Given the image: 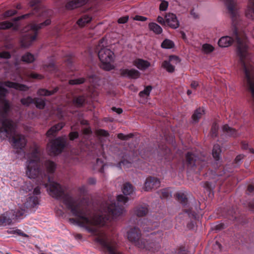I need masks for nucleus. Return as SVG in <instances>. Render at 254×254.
I'll return each mask as SVG.
<instances>
[{"label":"nucleus","mask_w":254,"mask_h":254,"mask_svg":"<svg viewBox=\"0 0 254 254\" xmlns=\"http://www.w3.org/2000/svg\"><path fill=\"white\" fill-rule=\"evenodd\" d=\"M64 126V124L63 123H59L53 127H51L47 132L46 135L48 137H51L55 134V133L61 130Z\"/></svg>","instance_id":"obj_22"},{"label":"nucleus","mask_w":254,"mask_h":254,"mask_svg":"<svg viewBox=\"0 0 254 254\" xmlns=\"http://www.w3.org/2000/svg\"><path fill=\"white\" fill-rule=\"evenodd\" d=\"M36 107L39 109H43L46 106V102L44 99L36 98H34V103Z\"/></svg>","instance_id":"obj_34"},{"label":"nucleus","mask_w":254,"mask_h":254,"mask_svg":"<svg viewBox=\"0 0 254 254\" xmlns=\"http://www.w3.org/2000/svg\"><path fill=\"white\" fill-rule=\"evenodd\" d=\"M20 102L23 105L29 106L31 104L34 103V99L28 96L26 98H22Z\"/></svg>","instance_id":"obj_36"},{"label":"nucleus","mask_w":254,"mask_h":254,"mask_svg":"<svg viewBox=\"0 0 254 254\" xmlns=\"http://www.w3.org/2000/svg\"><path fill=\"white\" fill-rule=\"evenodd\" d=\"M204 114V111L202 109L198 108L196 109L191 117L192 122L195 123H197Z\"/></svg>","instance_id":"obj_25"},{"label":"nucleus","mask_w":254,"mask_h":254,"mask_svg":"<svg viewBox=\"0 0 254 254\" xmlns=\"http://www.w3.org/2000/svg\"><path fill=\"white\" fill-rule=\"evenodd\" d=\"M88 1V0H72L68 2L65 7L67 9L72 10L84 5Z\"/></svg>","instance_id":"obj_16"},{"label":"nucleus","mask_w":254,"mask_h":254,"mask_svg":"<svg viewBox=\"0 0 254 254\" xmlns=\"http://www.w3.org/2000/svg\"><path fill=\"white\" fill-rule=\"evenodd\" d=\"M245 15L247 18L254 20V0H249L248 5L245 10Z\"/></svg>","instance_id":"obj_18"},{"label":"nucleus","mask_w":254,"mask_h":254,"mask_svg":"<svg viewBox=\"0 0 254 254\" xmlns=\"http://www.w3.org/2000/svg\"><path fill=\"white\" fill-rule=\"evenodd\" d=\"M55 91H49L45 89H40L37 91V94L40 96H48L53 94Z\"/></svg>","instance_id":"obj_37"},{"label":"nucleus","mask_w":254,"mask_h":254,"mask_svg":"<svg viewBox=\"0 0 254 254\" xmlns=\"http://www.w3.org/2000/svg\"><path fill=\"white\" fill-rule=\"evenodd\" d=\"M33 192L34 195H39V194H40V193H41L40 187H37L35 188L34 190H33Z\"/></svg>","instance_id":"obj_54"},{"label":"nucleus","mask_w":254,"mask_h":254,"mask_svg":"<svg viewBox=\"0 0 254 254\" xmlns=\"http://www.w3.org/2000/svg\"><path fill=\"white\" fill-rule=\"evenodd\" d=\"M157 21L161 24H165L166 22V19L164 20L163 17L158 16L157 17Z\"/></svg>","instance_id":"obj_56"},{"label":"nucleus","mask_w":254,"mask_h":254,"mask_svg":"<svg viewBox=\"0 0 254 254\" xmlns=\"http://www.w3.org/2000/svg\"><path fill=\"white\" fill-rule=\"evenodd\" d=\"M16 127L12 121L4 119L2 121V127H0L1 136L8 137L12 146L16 149H22L26 144L25 136L19 134L16 130Z\"/></svg>","instance_id":"obj_2"},{"label":"nucleus","mask_w":254,"mask_h":254,"mask_svg":"<svg viewBox=\"0 0 254 254\" xmlns=\"http://www.w3.org/2000/svg\"><path fill=\"white\" fill-rule=\"evenodd\" d=\"M48 184H43L45 188H49L47 191L53 197L57 199H62L64 203L70 210L72 214L76 217V219H69V221L78 226L83 228L88 232L97 235L95 241L106 249L109 254H121L118 250V245L111 236L104 232L98 231L99 226L104 225L109 215L117 217L123 215L126 210L122 204L125 205L129 199L122 194L118 195L117 202H107L103 204L101 215L95 214L87 210L82 204L76 201L72 197L64 194L60 184L51 180L48 177ZM134 188L129 183H126L122 187L124 195L131 194Z\"/></svg>","instance_id":"obj_1"},{"label":"nucleus","mask_w":254,"mask_h":254,"mask_svg":"<svg viewBox=\"0 0 254 254\" xmlns=\"http://www.w3.org/2000/svg\"><path fill=\"white\" fill-rule=\"evenodd\" d=\"M198 86V83L197 81H193L190 84V86L192 89H196Z\"/></svg>","instance_id":"obj_55"},{"label":"nucleus","mask_w":254,"mask_h":254,"mask_svg":"<svg viewBox=\"0 0 254 254\" xmlns=\"http://www.w3.org/2000/svg\"><path fill=\"white\" fill-rule=\"evenodd\" d=\"M45 166L46 167L47 172L49 174L54 173L56 168L55 163L50 160L47 161L45 162Z\"/></svg>","instance_id":"obj_29"},{"label":"nucleus","mask_w":254,"mask_h":254,"mask_svg":"<svg viewBox=\"0 0 254 254\" xmlns=\"http://www.w3.org/2000/svg\"><path fill=\"white\" fill-rule=\"evenodd\" d=\"M149 29L156 34H160L162 32V28L156 23H150L148 25Z\"/></svg>","instance_id":"obj_28"},{"label":"nucleus","mask_w":254,"mask_h":254,"mask_svg":"<svg viewBox=\"0 0 254 254\" xmlns=\"http://www.w3.org/2000/svg\"><path fill=\"white\" fill-rule=\"evenodd\" d=\"M180 63L179 58L175 56H171L168 61H165L162 66L169 72H173L175 70V65Z\"/></svg>","instance_id":"obj_11"},{"label":"nucleus","mask_w":254,"mask_h":254,"mask_svg":"<svg viewBox=\"0 0 254 254\" xmlns=\"http://www.w3.org/2000/svg\"><path fill=\"white\" fill-rule=\"evenodd\" d=\"M26 175L29 179H35L41 174L40 153L37 149L26 155Z\"/></svg>","instance_id":"obj_4"},{"label":"nucleus","mask_w":254,"mask_h":254,"mask_svg":"<svg viewBox=\"0 0 254 254\" xmlns=\"http://www.w3.org/2000/svg\"><path fill=\"white\" fill-rule=\"evenodd\" d=\"M83 133L85 134H89L91 133V130L90 127H86L83 129Z\"/></svg>","instance_id":"obj_61"},{"label":"nucleus","mask_w":254,"mask_h":254,"mask_svg":"<svg viewBox=\"0 0 254 254\" xmlns=\"http://www.w3.org/2000/svg\"><path fill=\"white\" fill-rule=\"evenodd\" d=\"M148 213V209L145 207L140 206L134 210V214L139 217L145 216Z\"/></svg>","instance_id":"obj_30"},{"label":"nucleus","mask_w":254,"mask_h":254,"mask_svg":"<svg viewBox=\"0 0 254 254\" xmlns=\"http://www.w3.org/2000/svg\"><path fill=\"white\" fill-rule=\"evenodd\" d=\"M223 131L229 136H235L237 135L236 130L229 127L227 125H225L222 128Z\"/></svg>","instance_id":"obj_31"},{"label":"nucleus","mask_w":254,"mask_h":254,"mask_svg":"<svg viewBox=\"0 0 254 254\" xmlns=\"http://www.w3.org/2000/svg\"><path fill=\"white\" fill-rule=\"evenodd\" d=\"M128 20V17L127 16H123L122 17H121L118 20V22L119 23H120V24H124L125 23H126Z\"/></svg>","instance_id":"obj_50"},{"label":"nucleus","mask_w":254,"mask_h":254,"mask_svg":"<svg viewBox=\"0 0 254 254\" xmlns=\"http://www.w3.org/2000/svg\"><path fill=\"white\" fill-rule=\"evenodd\" d=\"M233 40L229 36H224L221 37L218 41V45L223 48L230 46L233 43Z\"/></svg>","instance_id":"obj_21"},{"label":"nucleus","mask_w":254,"mask_h":254,"mask_svg":"<svg viewBox=\"0 0 254 254\" xmlns=\"http://www.w3.org/2000/svg\"><path fill=\"white\" fill-rule=\"evenodd\" d=\"M186 158L188 163L190 167L198 166L201 162L195 155L190 152L187 154Z\"/></svg>","instance_id":"obj_17"},{"label":"nucleus","mask_w":254,"mask_h":254,"mask_svg":"<svg viewBox=\"0 0 254 254\" xmlns=\"http://www.w3.org/2000/svg\"><path fill=\"white\" fill-rule=\"evenodd\" d=\"M221 149L218 144L214 145L212 150V155L216 161H219L221 159Z\"/></svg>","instance_id":"obj_26"},{"label":"nucleus","mask_w":254,"mask_h":254,"mask_svg":"<svg viewBox=\"0 0 254 254\" xmlns=\"http://www.w3.org/2000/svg\"><path fill=\"white\" fill-rule=\"evenodd\" d=\"M11 57L10 54L8 52H2L0 53V58L7 59Z\"/></svg>","instance_id":"obj_47"},{"label":"nucleus","mask_w":254,"mask_h":254,"mask_svg":"<svg viewBox=\"0 0 254 254\" xmlns=\"http://www.w3.org/2000/svg\"><path fill=\"white\" fill-rule=\"evenodd\" d=\"M88 183L90 185H95L96 183V180L95 178H91L88 179Z\"/></svg>","instance_id":"obj_60"},{"label":"nucleus","mask_w":254,"mask_h":254,"mask_svg":"<svg viewBox=\"0 0 254 254\" xmlns=\"http://www.w3.org/2000/svg\"><path fill=\"white\" fill-rule=\"evenodd\" d=\"M168 7V2L166 0H162L159 6V9L161 11H166Z\"/></svg>","instance_id":"obj_43"},{"label":"nucleus","mask_w":254,"mask_h":254,"mask_svg":"<svg viewBox=\"0 0 254 254\" xmlns=\"http://www.w3.org/2000/svg\"><path fill=\"white\" fill-rule=\"evenodd\" d=\"M4 86L22 91L28 90L29 87L26 85L13 82H0V102L2 105L1 108L3 114L7 115L11 110V105L9 102L4 98L8 91L3 87Z\"/></svg>","instance_id":"obj_3"},{"label":"nucleus","mask_w":254,"mask_h":254,"mask_svg":"<svg viewBox=\"0 0 254 254\" xmlns=\"http://www.w3.org/2000/svg\"><path fill=\"white\" fill-rule=\"evenodd\" d=\"M98 57L102 63V67L107 71L114 68L113 63L115 59L113 52L107 48H101L98 52Z\"/></svg>","instance_id":"obj_6"},{"label":"nucleus","mask_w":254,"mask_h":254,"mask_svg":"<svg viewBox=\"0 0 254 254\" xmlns=\"http://www.w3.org/2000/svg\"><path fill=\"white\" fill-rule=\"evenodd\" d=\"M138 225L144 232H149L153 229L152 227L150 226L151 225V222L145 219L140 221Z\"/></svg>","instance_id":"obj_23"},{"label":"nucleus","mask_w":254,"mask_h":254,"mask_svg":"<svg viewBox=\"0 0 254 254\" xmlns=\"http://www.w3.org/2000/svg\"><path fill=\"white\" fill-rule=\"evenodd\" d=\"M132 136V135L131 134L125 135L123 133H119L118 134V137L119 139H120L121 140H127L129 138L131 137Z\"/></svg>","instance_id":"obj_44"},{"label":"nucleus","mask_w":254,"mask_h":254,"mask_svg":"<svg viewBox=\"0 0 254 254\" xmlns=\"http://www.w3.org/2000/svg\"><path fill=\"white\" fill-rule=\"evenodd\" d=\"M214 49V47L212 45L208 44H205L202 46V50L204 53L206 54H208L210 52H212Z\"/></svg>","instance_id":"obj_40"},{"label":"nucleus","mask_w":254,"mask_h":254,"mask_svg":"<svg viewBox=\"0 0 254 254\" xmlns=\"http://www.w3.org/2000/svg\"><path fill=\"white\" fill-rule=\"evenodd\" d=\"M92 20V18L88 15H84L81 17L77 21V24L80 27H83L86 24L89 23Z\"/></svg>","instance_id":"obj_27"},{"label":"nucleus","mask_w":254,"mask_h":254,"mask_svg":"<svg viewBox=\"0 0 254 254\" xmlns=\"http://www.w3.org/2000/svg\"><path fill=\"white\" fill-rule=\"evenodd\" d=\"M22 203H18L19 207L21 210H17L14 212V215L16 217L21 216L25 211L30 210L39 204V199L37 196H32L28 194L23 198L21 197Z\"/></svg>","instance_id":"obj_7"},{"label":"nucleus","mask_w":254,"mask_h":254,"mask_svg":"<svg viewBox=\"0 0 254 254\" xmlns=\"http://www.w3.org/2000/svg\"><path fill=\"white\" fill-rule=\"evenodd\" d=\"M65 141L64 138L59 137L52 140L50 144L48 145L49 151L53 155H57L60 153L63 149Z\"/></svg>","instance_id":"obj_10"},{"label":"nucleus","mask_w":254,"mask_h":254,"mask_svg":"<svg viewBox=\"0 0 254 254\" xmlns=\"http://www.w3.org/2000/svg\"><path fill=\"white\" fill-rule=\"evenodd\" d=\"M21 60L26 63H31L34 61L35 58L33 55L27 53L22 57Z\"/></svg>","instance_id":"obj_33"},{"label":"nucleus","mask_w":254,"mask_h":254,"mask_svg":"<svg viewBox=\"0 0 254 254\" xmlns=\"http://www.w3.org/2000/svg\"><path fill=\"white\" fill-rule=\"evenodd\" d=\"M79 190L81 193H84L87 191V188L85 186H83L79 188Z\"/></svg>","instance_id":"obj_64"},{"label":"nucleus","mask_w":254,"mask_h":254,"mask_svg":"<svg viewBox=\"0 0 254 254\" xmlns=\"http://www.w3.org/2000/svg\"><path fill=\"white\" fill-rule=\"evenodd\" d=\"M12 223V219L4 215L0 216V226H6Z\"/></svg>","instance_id":"obj_32"},{"label":"nucleus","mask_w":254,"mask_h":254,"mask_svg":"<svg viewBox=\"0 0 254 254\" xmlns=\"http://www.w3.org/2000/svg\"><path fill=\"white\" fill-rule=\"evenodd\" d=\"M70 140H73L78 137V133L77 131L71 132L69 134Z\"/></svg>","instance_id":"obj_48"},{"label":"nucleus","mask_w":254,"mask_h":254,"mask_svg":"<svg viewBox=\"0 0 254 254\" xmlns=\"http://www.w3.org/2000/svg\"><path fill=\"white\" fill-rule=\"evenodd\" d=\"M112 110L116 112L117 114H120L123 112V110L121 108H117L116 107H113Z\"/></svg>","instance_id":"obj_58"},{"label":"nucleus","mask_w":254,"mask_h":254,"mask_svg":"<svg viewBox=\"0 0 254 254\" xmlns=\"http://www.w3.org/2000/svg\"><path fill=\"white\" fill-rule=\"evenodd\" d=\"M16 232L17 234H18L19 235H21V236H22L23 237H28V235L25 233H23L21 232V230H17L16 231Z\"/></svg>","instance_id":"obj_63"},{"label":"nucleus","mask_w":254,"mask_h":254,"mask_svg":"<svg viewBox=\"0 0 254 254\" xmlns=\"http://www.w3.org/2000/svg\"><path fill=\"white\" fill-rule=\"evenodd\" d=\"M44 9L40 7H36L34 9L32 12L23 15L21 16L15 17L12 19L11 21H4L0 22V29H7L12 27L14 25L13 22L18 21L22 18H26L28 17L31 14H37L38 16L43 15Z\"/></svg>","instance_id":"obj_9"},{"label":"nucleus","mask_w":254,"mask_h":254,"mask_svg":"<svg viewBox=\"0 0 254 254\" xmlns=\"http://www.w3.org/2000/svg\"><path fill=\"white\" fill-rule=\"evenodd\" d=\"M127 237L129 242L137 247L140 249L145 248V242L141 238L140 230L138 227L129 228L127 232Z\"/></svg>","instance_id":"obj_8"},{"label":"nucleus","mask_w":254,"mask_h":254,"mask_svg":"<svg viewBox=\"0 0 254 254\" xmlns=\"http://www.w3.org/2000/svg\"><path fill=\"white\" fill-rule=\"evenodd\" d=\"M166 22L173 29H177L180 26L179 21L176 15L172 13H168L165 16Z\"/></svg>","instance_id":"obj_14"},{"label":"nucleus","mask_w":254,"mask_h":254,"mask_svg":"<svg viewBox=\"0 0 254 254\" xmlns=\"http://www.w3.org/2000/svg\"><path fill=\"white\" fill-rule=\"evenodd\" d=\"M85 102V98L83 96H79L73 100L74 104L77 107H81Z\"/></svg>","instance_id":"obj_38"},{"label":"nucleus","mask_w":254,"mask_h":254,"mask_svg":"<svg viewBox=\"0 0 254 254\" xmlns=\"http://www.w3.org/2000/svg\"><path fill=\"white\" fill-rule=\"evenodd\" d=\"M152 87L151 86H147L143 91L139 92V95L141 97H143L145 96H149Z\"/></svg>","instance_id":"obj_39"},{"label":"nucleus","mask_w":254,"mask_h":254,"mask_svg":"<svg viewBox=\"0 0 254 254\" xmlns=\"http://www.w3.org/2000/svg\"><path fill=\"white\" fill-rule=\"evenodd\" d=\"M84 79L83 78L71 79L69 81V83L71 85L79 84L83 83Z\"/></svg>","instance_id":"obj_42"},{"label":"nucleus","mask_w":254,"mask_h":254,"mask_svg":"<svg viewBox=\"0 0 254 254\" xmlns=\"http://www.w3.org/2000/svg\"><path fill=\"white\" fill-rule=\"evenodd\" d=\"M248 190L249 193H254V187L252 185H250L248 186Z\"/></svg>","instance_id":"obj_62"},{"label":"nucleus","mask_w":254,"mask_h":254,"mask_svg":"<svg viewBox=\"0 0 254 254\" xmlns=\"http://www.w3.org/2000/svg\"><path fill=\"white\" fill-rule=\"evenodd\" d=\"M33 189V186L30 182H25L21 187L20 190V195H23L25 193H27L31 191Z\"/></svg>","instance_id":"obj_24"},{"label":"nucleus","mask_w":254,"mask_h":254,"mask_svg":"<svg viewBox=\"0 0 254 254\" xmlns=\"http://www.w3.org/2000/svg\"><path fill=\"white\" fill-rule=\"evenodd\" d=\"M30 76L33 78L41 79L43 76L36 73H32L30 75Z\"/></svg>","instance_id":"obj_57"},{"label":"nucleus","mask_w":254,"mask_h":254,"mask_svg":"<svg viewBox=\"0 0 254 254\" xmlns=\"http://www.w3.org/2000/svg\"><path fill=\"white\" fill-rule=\"evenodd\" d=\"M244 158V156L242 154L238 155L235 158V162L236 163H240Z\"/></svg>","instance_id":"obj_52"},{"label":"nucleus","mask_w":254,"mask_h":254,"mask_svg":"<svg viewBox=\"0 0 254 254\" xmlns=\"http://www.w3.org/2000/svg\"><path fill=\"white\" fill-rule=\"evenodd\" d=\"M51 23V20L48 19L44 22L40 24H38L35 23H32L26 27L24 29L25 32H26L27 31H28L29 29H30L34 32V34L31 35V34L28 33L24 35L21 41V46L25 48L29 47L36 39L37 31L50 25Z\"/></svg>","instance_id":"obj_5"},{"label":"nucleus","mask_w":254,"mask_h":254,"mask_svg":"<svg viewBox=\"0 0 254 254\" xmlns=\"http://www.w3.org/2000/svg\"><path fill=\"white\" fill-rule=\"evenodd\" d=\"M174 42L169 39H165L161 44V47L163 49H170L174 48Z\"/></svg>","instance_id":"obj_35"},{"label":"nucleus","mask_w":254,"mask_h":254,"mask_svg":"<svg viewBox=\"0 0 254 254\" xmlns=\"http://www.w3.org/2000/svg\"><path fill=\"white\" fill-rule=\"evenodd\" d=\"M191 15L193 17V18L196 19L198 18V14L197 12H196L194 10H192L190 12Z\"/></svg>","instance_id":"obj_59"},{"label":"nucleus","mask_w":254,"mask_h":254,"mask_svg":"<svg viewBox=\"0 0 254 254\" xmlns=\"http://www.w3.org/2000/svg\"><path fill=\"white\" fill-rule=\"evenodd\" d=\"M96 162H97V164L100 163L101 164V167L100 171L101 172L103 173V171H104V167L105 166V165L103 164L102 161L100 159H97Z\"/></svg>","instance_id":"obj_53"},{"label":"nucleus","mask_w":254,"mask_h":254,"mask_svg":"<svg viewBox=\"0 0 254 254\" xmlns=\"http://www.w3.org/2000/svg\"><path fill=\"white\" fill-rule=\"evenodd\" d=\"M177 197L179 200H181L182 202H185V200L187 199L186 196L183 193L180 192L177 193Z\"/></svg>","instance_id":"obj_49"},{"label":"nucleus","mask_w":254,"mask_h":254,"mask_svg":"<svg viewBox=\"0 0 254 254\" xmlns=\"http://www.w3.org/2000/svg\"><path fill=\"white\" fill-rule=\"evenodd\" d=\"M96 133L97 135L103 136H107L109 135L107 131L101 129L97 130Z\"/></svg>","instance_id":"obj_46"},{"label":"nucleus","mask_w":254,"mask_h":254,"mask_svg":"<svg viewBox=\"0 0 254 254\" xmlns=\"http://www.w3.org/2000/svg\"><path fill=\"white\" fill-rule=\"evenodd\" d=\"M17 13V11L15 10H9L7 11H6L3 14V17L4 18H6L9 16H11L14 14H15Z\"/></svg>","instance_id":"obj_45"},{"label":"nucleus","mask_w":254,"mask_h":254,"mask_svg":"<svg viewBox=\"0 0 254 254\" xmlns=\"http://www.w3.org/2000/svg\"><path fill=\"white\" fill-rule=\"evenodd\" d=\"M218 128L219 126L217 123H214L213 124L210 132L212 137H215L217 135Z\"/></svg>","instance_id":"obj_41"},{"label":"nucleus","mask_w":254,"mask_h":254,"mask_svg":"<svg viewBox=\"0 0 254 254\" xmlns=\"http://www.w3.org/2000/svg\"><path fill=\"white\" fill-rule=\"evenodd\" d=\"M223 2L226 6L232 19L234 22L239 17L237 10L235 8L236 2L234 0H222Z\"/></svg>","instance_id":"obj_13"},{"label":"nucleus","mask_w":254,"mask_h":254,"mask_svg":"<svg viewBox=\"0 0 254 254\" xmlns=\"http://www.w3.org/2000/svg\"><path fill=\"white\" fill-rule=\"evenodd\" d=\"M134 65L140 70H145L150 66V63L147 61L138 59L133 62Z\"/></svg>","instance_id":"obj_19"},{"label":"nucleus","mask_w":254,"mask_h":254,"mask_svg":"<svg viewBox=\"0 0 254 254\" xmlns=\"http://www.w3.org/2000/svg\"><path fill=\"white\" fill-rule=\"evenodd\" d=\"M147 17L139 15H136L134 18V19L137 21H145L147 20Z\"/></svg>","instance_id":"obj_51"},{"label":"nucleus","mask_w":254,"mask_h":254,"mask_svg":"<svg viewBox=\"0 0 254 254\" xmlns=\"http://www.w3.org/2000/svg\"><path fill=\"white\" fill-rule=\"evenodd\" d=\"M120 73L123 77H126L132 79H137L140 76V72L134 69H121Z\"/></svg>","instance_id":"obj_15"},{"label":"nucleus","mask_w":254,"mask_h":254,"mask_svg":"<svg viewBox=\"0 0 254 254\" xmlns=\"http://www.w3.org/2000/svg\"><path fill=\"white\" fill-rule=\"evenodd\" d=\"M122 160L118 164V167L121 168L123 165L125 169H127L131 167L132 164L130 161L127 160L128 155L127 154L122 153L121 155Z\"/></svg>","instance_id":"obj_20"},{"label":"nucleus","mask_w":254,"mask_h":254,"mask_svg":"<svg viewBox=\"0 0 254 254\" xmlns=\"http://www.w3.org/2000/svg\"><path fill=\"white\" fill-rule=\"evenodd\" d=\"M160 186V181L159 179L153 177H149L146 179L143 189L145 191H150L152 189L158 188Z\"/></svg>","instance_id":"obj_12"}]
</instances>
